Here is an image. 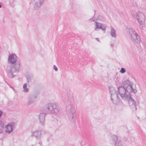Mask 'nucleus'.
Wrapping results in <instances>:
<instances>
[{
    "mask_svg": "<svg viewBox=\"0 0 146 146\" xmlns=\"http://www.w3.org/2000/svg\"><path fill=\"white\" fill-rule=\"evenodd\" d=\"M117 92L122 99L125 101L128 100V103L133 111L137 110L136 102L131 97L130 93L135 94L137 92L136 85L127 80L124 82L121 86L118 88Z\"/></svg>",
    "mask_w": 146,
    "mask_h": 146,
    "instance_id": "nucleus-1",
    "label": "nucleus"
},
{
    "mask_svg": "<svg viewBox=\"0 0 146 146\" xmlns=\"http://www.w3.org/2000/svg\"><path fill=\"white\" fill-rule=\"evenodd\" d=\"M72 100V96H69L68 94L63 98V100L65 104H70L66 106V112L68 117L72 124L74 125L76 123L75 120L76 111L73 106L70 104Z\"/></svg>",
    "mask_w": 146,
    "mask_h": 146,
    "instance_id": "nucleus-2",
    "label": "nucleus"
},
{
    "mask_svg": "<svg viewBox=\"0 0 146 146\" xmlns=\"http://www.w3.org/2000/svg\"><path fill=\"white\" fill-rule=\"evenodd\" d=\"M18 58L15 54L10 55L8 58V62L11 64L9 66V70H7V72L8 77L10 78L14 77L15 76L13 73L18 72L20 67V62L18 61Z\"/></svg>",
    "mask_w": 146,
    "mask_h": 146,
    "instance_id": "nucleus-3",
    "label": "nucleus"
},
{
    "mask_svg": "<svg viewBox=\"0 0 146 146\" xmlns=\"http://www.w3.org/2000/svg\"><path fill=\"white\" fill-rule=\"evenodd\" d=\"M44 109L46 112L51 114H57L60 110V107L55 103L48 104L45 106Z\"/></svg>",
    "mask_w": 146,
    "mask_h": 146,
    "instance_id": "nucleus-4",
    "label": "nucleus"
},
{
    "mask_svg": "<svg viewBox=\"0 0 146 146\" xmlns=\"http://www.w3.org/2000/svg\"><path fill=\"white\" fill-rule=\"evenodd\" d=\"M129 32L130 36V39L134 44L136 45L139 44L141 42L140 37L136 32L132 28L129 29Z\"/></svg>",
    "mask_w": 146,
    "mask_h": 146,
    "instance_id": "nucleus-5",
    "label": "nucleus"
},
{
    "mask_svg": "<svg viewBox=\"0 0 146 146\" xmlns=\"http://www.w3.org/2000/svg\"><path fill=\"white\" fill-rule=\"evenodd\" d=\"M109 88L111 94V100L113 103L114 104L118 105L120 102V100L118 98L116 91L112 87H110Z\"/></svg>",
    "mask_w": 146,
    "mask_h": 146,
    "instance_id": "nucleus-6",
    "label": "nucleus"
},
{
    "mask_svg": "<svg viewBox=\"0 0 146 146\" xmlns=\"http://www.w3.org/2000/svg\"><path fill=\"white\" fill-rule=\"evenodd\" d=\"M15 125V123L14 122H11L8 123L5 128V133L9 134L12 132Z\"/></svg>",
    "mask_w": 146,
    "mask_h": 146,
    "instance_id": "nucleus-7",
    "label": "nucleus"
},
{
    "mask_svg": "<svg viewBox=\"0 0 146 146\" xmlns=\"http://www.w3.org/2000/svg\"><path fill=\"white\" fill-rule=\"evenodd\" d=\"M37 98V95L36 94L29 95L28 97L27 105L29 106L33 104Z\"/></svg>",
    "mask_w": 146,
    "mask_h": 146,
    "instance_id": "nucleus-8",
    "label": "nucleus"
},
{
    "mask_svg": "<svg viewBox=\"0 0 146 146\" xmlns=\"http://www.w3.org/2000/svg\"><path fill=\"white\" fill-rule=\"evenodd\" d=\"M112 140L114 146H123L122 142L118 139V137L117 135H113L112 136Z\"/></svg>",
    "mask_w": 146,
    "mask_h": 146,
    "instance_id": "nucleus-9",
    "label": "nucleus"
},
{
    "mask_svg": "<svg viewBox=\"0 0 146 146\" xmlns=\"http://www.w3.org/2000/svg\"><path fill=\"white\" fill-rule=\"evenodd\" d=\"M45 132L43 130H36L32 133L31 136H34L37 139H40L41 137L42 134Z\"/></svg>",
    "mask_w": 146,
    "mask_h": 146,
    "instance_id": "nucleus-10",
    "label": "nucleus"
},
{
    "mask_svg": "<svg viewBox=\"0 0 146 146\" xmlns=\"http://www.w3.org/2000/svg\"><path fill=\"white\" fill-rule=\"evenodd\" d=\"M42 110L44 111L43 113H40L38 115V117L40 123L42 124H43L45 121V117L46 113H48L46 112L45 110H44V109Z\"/></svg>",
    "mask_w": 146,
    "mask_h": 146,
    "instance_id": "nucleus-11",
    "label": "nucleus"
},
{
    "mask_svg": "<svg viewBox=\"0 0 146 146\" xmlns=\"http://www.w3.org/2000/svg\"><path fill=\"white\" fill-rule=\"evenodd\" d=\"M138 15L136 19L138 22L145 21V15L139 11Z\"/></svg>",
    "mask_w": 146,
    "mask_h": 146,
    "instance_id": "nucleus-12",
    "label": "nucleus"
},
{
    "mask_svg": "<svg viewBox=\"0 0 146 146\" xmlns=\"http://www.w3.org/2000/svg\"><path fill=\"white\" fill-rule=\"evenodd\" d=\"M44 3L42 1H41L40 0H39L38 1L36 2L34 5V9L35 10H38Z\"/></svg>",
    "mask_w": 146,
    "mask_h": 146,
    "instance_id": "nucleus-13",
    "label": "nucleus"
},
{
    "mask_svg": "<svg viewBox=\"0 0 146 146\" xmlns=\"http://www.w3.org/2000/svg\"><path fill=\"white\" fill-rule=\"evenodd\" d=\"M110 34L111 36L115 38L116 36V31L112 27H111Z\"/></svg>",
    "mask_w": 146,
    "mask_h": 146,
    "instance_id": "nucleus-14",
    "label": "nucleus"
},
{
    "mask_svg": "<svg viewBox=\"0 0 146 146\" xmlns=\"http://www.w3.org/2000/svg\"><path fill=\"white\" fill-rule=\"evenodd\" d=\"M95 25L96 27L95 30L97 31L98 29H100L102 25L101 23L96 21L95 22Z\"/></svg>",
    "mask_w": 146,
    "mask_h": 146,
    "instance_id": "nucleus-15",
    "label": "nucleus"
},
{
    "mask_svg": "<svg viewBox=\"0 0 146 146\" xmlns=\"http://www.w3.org/2000/svg\"><path fill=\"white\" fill-rule=\"evenodd\" d=\"M138 22L140 24V28L142 29H144L145 28V21H140Z\"/></svg>",
    "mask_w": 146,
    "mask_h": 146,
    "instance_id": "nucleus-16",
    "label": "nucleus"
},
{
    "mask_svg": "<svg viewBox=\"0 0 146 146\" xmlns=\"http://www.w3.org/2000/svg\"><path fill=\"white\" fill-rule=\"evenodd\" d=\"M131 14L133 17L135 19L136 18L138 15H138V12L137 13L135 10H132Z\"/></svg>",
    "mask_w": 146,
    "mask_h": 146,
    "instance_id": "nucleus-17",
    "label": "nucleus"
},
{
    "mask_svg": "<svg viewBox=\"0 0 146 146\" xmlns=\"http://www.w3.org/2000/svg\"><path fill=\"white\" fill-rule=\"evenodd\" d=\"M23 91L25 92H28L29 91V90L27 88V84L26 83L24 84L23 85Z\"/></svg>",
    "mask_w": 146,
    "mask_h": 146,
    "instance_id": "nucleus-18",
    "label": "nucleus"
},
{
    "mask_svg": "<svg viewBox=\"0 0 146 146\" xmlns=\"http://www.w3.org/2000/svg\"><path fill=\"white\" fill-rule=\"evenodd\" d=\"M3 125L2 122V123H1V122H0V134L2 133L3 131Z\"/></svg>",
    "mask_w": 146,
    "mask_h": 146,
    "instance_id": "nucleus-19",
    "label": "nucleus"
},
{
    "mask_svg": "<svg viewBox=\"0 0 146 146\" xmlns=\"http://www.w3.org/2000/svg\"><path fill=\"white\" fill-rule=\"evenodd\" d=\"M126 71L125 69V68H122L121 69L120 72L122 74H124Z\"/></svg>",
    "mask_w": 146,
    "mask_h": 146,
    "instance_id": "nucleus-20",
    "label": "nucleus"
},
{
    "mask_svg": "<svg viewBox=\"0 0 146 146\" xmlns=\"http://www.w3.org/2000/svg\"><path fill=\"white\" fill-rule=\"evenodd\" d=\"M100 29H101L104 31H105L106 29V27L104 26L101 25Z\"/></svg>",
    "mask_w": 146,
    "mask_h": 146,
    "instance_id": "nucleus-21",
    "label": "nucleus"
},
{
    "mask_svg": "<svg viewBox=\"0 0 146 146\" xmlns=\"http://www.w3.org/2000/svg\"><path fill=\"white\" fill-rule=\"evenodd\" d=\"M54 69L55 71H57L58 70V68L55 65L54 66Z\"/></svg>",
    "mask_w": 146,
    "mask_h": 146,
    "instance_id": "nucleus-22",
    "label": "nucleus"
},
{
    "mask_svg": "<svg viewBox=\"0 0 146 146\" xmlns=\"http://www.w3.org/2000/svg\"><path fill=\"white\" fill-rule=\"evenodd\" d=\"M3 114L2 112L0 110V117H1ZM0 122H1V123H2V122L0 121Z\"/></svg>",
    "mask_w": 146,
    "mask_h": 146,
    "instance_id": "nucleus-23",
    "label": "nucleus"
},
{
    "mask_svg": "<svg viewBox=\"0 0 146 146\" xmlns=\"http://www.w3.org/2000/svg\"><path fill=\"white\" fill-rule=\"evenodd\" d=\"M2 5H3V4L2 3L0 2V8L2 7Z\"/></svg>",
    "mask_w": 146,
    "mask_h": 146,
    "instance_id": "nucleus-24",
    "label": "nucleus"
},
{
    "mask_svg": "<svg viewBox=\"0 0 146 146\" xmlns=\"http://www.w3.org/2000/svg\"><path fill=\"white\" fill-rule=\"evenodd\" d=\"M123 139L125 141H127V138L126 137H124Z\"/></svg>",
    "mask_w": 146,
    "mask_h": 146,
    "instance_id": "nucleus-25",
    "label": "nucleus"
},
{
    "mask_svg": "<svg viewBox=\"0 0 146 146\" xmlns=\"http://www.w3.org/2000/svg\"><path fill=\"white\" fill-rule=\"evenodd\" d=\"M57 121V123H58L59 125V126L60 124V122L59 121Z\"/></svg>",
    "mask_w": 146,
    "mask_h": 146,
    "instance_id": "nucleus-26",
    "label": "nucleus"
},
{
    "mask_svg": "<svg viewBox=\"0 0 146 146\" xmlns=\"http://www.w3.org/2000/svg\"><path fill=\"white\" fill-rule=\"evenodd\" d=\"M38 144H39L40 146H41L42 145V143L40 141L38 143Z\"/></svg>",
    "mask_w": 146,
    "mask_h": 146,
    "instance_id": "nucleus-27",
    "label": "nucleus"
},
{
    "mask_svg": "<svg viewBox=\"0 0 146 146\" xmlns=\"http://www.w3.org/2000/svg\"><path fill=\"white\" fill-rule=\"evenodd\" d=\"M96 39L99 42L100 41V40L98 38H96Z\"/></svg>",
    "mask_w": 146,
    "mask_h": 146,
    "instance_id": "nucleus-28",
    "label": "nucleus"
},
{
    "mask_svg": "<svg viewBox=\"0 0 146 146\" xmlns=\"http://www.w3.org/2000/svg\"><path fill=\"white\" fill-rule=\"evenodd\" d=\"M41 1H42L43 2H44V0H40Z\"/></svg>",
    "mask_w": 146,
    "mask_h": 146,
    "instance_id": "nucleus-29",
    "label": "nucleus"
},
{
    "mask_svg": "<svg viewBox=\"0 0 146 146\" xmlns=\"http://www.w3.org/2000/svg\"><path fill=\"white\" fill-rule=\"evenodd\" d=\"M31 146H35V145H32Z\"/></svg>",
    "mask_w": 146,
    "mask_h": 146,
    "instance_id": "nucleus-30",
    "label": "nucleus"
}]
</instances>
